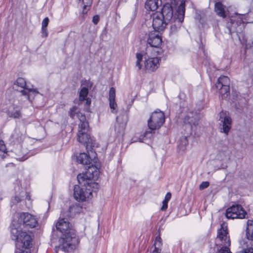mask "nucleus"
Listing matches in <instances>:
<instances>
[{"label":"nucleus","instance_id":"21","mask_svg":"<svg viewBox=\"0 0 253 253\" xmlns=\"http://www.w3.org/2000/svg\"><path fill=\"white\" fill-rule=\"evenodd\" d=\"M88 93V89L85 87H84L81 89L79 93V101L80 102L85 101V104L87 106L89 105L90 104V100L87 98Z\"/></svg>","mask_w":253,"mask_h":253},{"label":"nucleus","instance_id":"34","mask_svg":"<svg viewBox=\"0 0 253 253\" xmlns=\"http://www.w3.org/2000/svg\"><path fill=\"white\" fill-rule=\"evenodd\" d=\"M77 108L76 106L73 107L72 108L70 109V112H69V115L72 118H74L76 114V111H77Z\"/></svg>","mask_w":253,"mask_h":253},{"label":"nucleus","instance_id":"2","mask_svg":"<svg viewBox=\"0 0 253 253\" xmlns=\"http://www.w3.org/2000/svg\"><path fill=\"white\" fill-rule=\"evenodd\" d=\"M97 175H77L79 183L83 187L75 185L74 189V196L79 202H84L92 197V193H96L99 186L96 182Z\"/></svg>","mask_w":253,"mask_h":253},{"label":"nucleus","instance_id":"17","mask_svg":"<svg viewBox=\"0 0 253 253\" xmlns=\"http://www.w3.org/2000/svg\"><path fill=\"white\" fill-rule=\"evenodd\" d=\"M7 115L9 117L13 118H20L22 117L20 109L17 106L10 107L7 111Z\"/></svg>","mask_w":253,"mask_h":253},{"label":"nucleus","instance_id":"13","mask_svg":"<svg viewBox=\"0 0 253 253\" xmlns=\"http://www.w3.org/2000/svg\"><path fill=\"white\" fill-rule=\"evenodd\" d=\"M163 15V18L169 22L173 17V10L171 6L169 3L165 4L162 9V12L160 13Z\"/></svg>","mask_w":253,"mask_h":253},{"label":"nucleus","instance_id":"38","mask_svg":"<svg viewBox=\"0 0 253 253\" xmlns=\"http://www.w3.org/2000/svg\"><path fill=\"white\" fill-rule=\"evenodd\" d=\"M99 20V17L98 15H95L93 17L92 22L94 24H97Z\"/></svg>","mask_w":253,"mask_h":253},{"label":"nucleus","instance_id":"48","mask_svg":"<svg viewBox=\"0 0 253 253\" xmlns=\"http://www.w3.org/2000/svg\"><path fill=\"white\" fill-rule=\"evenodd\" d=\"M2 200V198L1 197V196H0V201Z\"/></svg>","mask_w":253,"mask_h":253},{"label":"nucleus","instance_id":"22","mask_svg":"<svg viewBox=\"0 0 253 253\" xmlns=\"http://www.w3.org/2000/svg\"><path fill=\"white\" fill-rule=\"evenodd\" d=\"M246 236L248 240H253V220H248L247 221Z\"/></svg>","mask_w":253,"mask_h":253},{"label":"nucleus","instance_id":"45","mask_svg":"<svg viewBox=\"0 0 253 253\" xmlns=\"http://www.w3.org/2000/svg\"><path fill=\"white\" fill-rule=\"evenodd\" d=\"M26 199H27L28 200H30V195L28 193H26Z\"/></svg>","mask_w":253,"mask_h":253},{"label":"nucleus","instance_id":"35","mask_svg":"<svg viewBox=\"0 0 253 253\" xmlns=\"http://www.w3.org/2000/svg\"><path fill=\"white\" fill-rule=\"evenodd\" d=\"M209 186V182L208 181H204L201 183L199 186L200 190H203L207 188Z\"/></svg>","mask_w":253,"mask_h":253},{"label":"nucleus","instance_id":"23","mask_svg":"<svg viewBox=\"0 0 253 253\" xmlns=\"http://www.w3.org/2000/svg\"><path fill=\"white\" fill-rule=\"evenodd\" d=\"M224 85H229L230 80L227 76H220L217 80L215 86L216 88H218L219 87H222Z\"/></svg>","mask_w":253,"mask_h":253},{"label":"nucleus","instance_id":"26","mask_svg":"<svg viewBox=\"0 0 253 253\" xmlns=\"http://www.w3.org/2000/svg\"><path fill=\"white\" fill-rule=\"evenodd\" d=\"M215 11L216 14L222 17H225V11L223 5L220 2H216L215 4Z\"/></svg>","mask_w":253,"mask_h":253},{"label":"nucleus","instance_id":"5","mask_svg":"<svg viewBox=\"0 0 253 253\" xmlns=\"http://www.w3.org/2000/svg\"><path fill=\"white\" fill-rule=\"evenodd\" d=\"M165 121V115L162 111L157 110L153 112L150 118L148 120V126L150 130L146 131L143 135L140 136L138 141L143 142L145 140L150 138L152 136V131L160 128ZM136 141L137 140H134L133 141V142Z\"/></svg>","mask_w":253,"mask_h":253},{"label":"nucleus","instance_id":"44","mask_svg":"<svg viewBox=\"0 0 253 253\" xmlns=\"http://www.w3.org/2000/svg\"><path fill=\"white\" fill-rule=\"evenodd\" d=\"M15 253H31L29 251H21L20 252H17Z\"/></svg>","mask_w":253,"mask_h":253},{"label":"nucleus","instance_id":"43","mask_svg":"<svg viewBox=\"0 0 253 253\" xmlns=\"http://www.w3.org/2000/svg\"><path fill=\"white\" fill-rule=\"evenodd\" d=\"M5 154L2 152V151H0V157L1 158H4L5 157Z\"/></svg>","mask_w":253,"mask_h":253},{"label":"nucleus","instance_id":"7","mask_svg":"<svg viewBox=\"0 0 253 253\" xmlns=\"http://www.w3.org/2000/svg\"><path fill=\"white\" fill-rule=\"evenodd\" d=\"M199 119L200 116L196 112L189 111L187 113L183 119V123L188 133H191L192 131L195 129Z\"/></svg>","mask_w":253,"mask_h":253},{"label":"nucleus","instance_id":"8","mask_svg":"<svg viewBox=\"0 0 253 253\" xmlns=\"http://www.w3.org/2000/svg\"><path fill=\"white\" fill-rule=\"evenodd\" d=\"M246 212L244 210L241 206L237 205L232 206L227 209L226 217L229 219L244 218L246 215Z\"/></svg>","mask_w":253,"mask_h":253},{"label":"nucleus","instance_id":"24","mask_svg":"<svg viewBox=\"0 0 253 253\" xmlns=\"http://www.w3.org/2000/svg\"><path fill=\"white\" fill-rule=\"evenodd\" d=\"M22 95L25 96L26 99L31 101L30 96L32 94L35 95L38 93V91L36 89L27 88L23 89L20 91Z\"/></svg>","mask_w":253,"mask_h":253},{"label":"nucleus","instance_id":"9","mask_svg":"<svg viewBox=\"0 0 253 253\" xmlns=\"http://www.w3.org/2000/svg\"><path fill=\"white\" fill-rule=\"evenodd\" d=\"M218 121L221 132L228 134L231 127V118L226 113L222 111L219 114Z\"/></svg>","mask_w":253,"mask_h":253},{"label":"nucleus","instance_id":"28","mask_svg":"<svg viewBox=\"0 0 253 253\" xmlns=\"http://www.w3.org/2000/svg\"><path fill=\"white\" fill-rule=\"evenodd\" d=\"M49 23V19L48 17H45L44 18L43 21H42V37L43 38H46L48 36V32L46 29V27Z\"/></svg>","mask_w":253,"mask_h":253},{"label":"nucleus","instance_id":"40","mask_svg":"<svg viewBox=\"0 0 253 253\" xmlns=\"http://www.w3.org/2000/svg\"><path fill=\"white\" fill-rule=\"evenodd\" d=\"M241 253H253V248L245 249Z\"/></svg>","mask_w":253,"mask_h":253},{"label":"nucleus","instance_id":"11","mask_svg":"<svg viewBox=\"0 0 253 253\" xmlns=\"http://www.w3.org/2000/svg\"><path fill=\"white\" fill-rule=\"evenodd\" d=\"M169 22L166 21L161 13H155L153 15V28L156 31H163Z\"/></svg>","mask_w":253,"mask_h":253},{"label":"nucleus","instance_id":"42","mask_svg":"<svg viewBox=\"0 0 253 253\" xmlns=\"http://www.w3.org/2000/svg\"><path fill=\"white\" fill-rule=\"evenodd\" d=\"M161 252V249H159L158 248H155L152 251H151L150 253H160Z\"/></svg>","mask_w":253,"mask_h":253},{"label":"nucleus","instance_id":"29","mask_svg":"<svg viewBox=\"0 0 253 253\" xmlns=\"http://www.w3.org/2000/svg\"><path fill=\"white\" fill-rule=\"evenodd\" d=\"M136 57L137 59L136 62V66L139 70H140L142 68V65L140 64V62L142 61L143 55L140 53H136Z\"/></svg>","mask_w":253,"mask_h":253},{"label":"nucleus","instance_id":"10","mask_svg":"<svg viewBox=\"0 0 253 253\" xmlns=\"http://www.w3.org/2000/svg\"><path fill=\"white\" fill-rule=\"evenodd\" d=\"M147 43L152 47H158L162 44V39L157 32H149V34L146 32L145 34Z\"/></svg>","mask_w":253,"mask_h":253},{"label":"nucleus","instance_id":"19","mask_svg":"<svg viewBox=\"0 0 253 253\" xmlns=\"http://www.w3.org/2000/svg\"><path fill=\"white\" fill-rule=\"evenodd\" d=\"M92 3V0H79L78 4L83 8L82 13L84 15L90 9Z\"/></svg>","mask_w":253,"mask_h":253},{"label":"nucleus","instance_id":"32","mask_svg":"<svg viewBox=\"0 0 253 253\" xmlns=\"http://www.w3.org/2000/svg\"><path fill=\"white\" fill-rule=\"evenodd\" d=\"M162 245V239H161L160 235H159V236L157 237L156 238L155 242L154 245V249L155 248H158L159 249H160Z\"/></svg>","mask_w":253,"mask_h":253},{"label":"nucleus","instance_id":"14","mask_svg":"<svg viewBox=\"0 0 253 253\" xmlns=\"http://www.w3.org/2000/svg\"><path fill=\"white\" fill-rule=\"evenodd\" d=\"M115 89L114 87H112L109 90V100L111 111L113 113H116L117 112L116 109L117 108V104L115 101Z\"/></svg>","mask_w":253,"mask_h":253},{"label":"nucleus","instance_id":"16","mask_svg":"<svg viewBox=\"0 0 253 253\" xmlns=\"http://www.w3.org/2000/svg\"><path fill=\"white\" fill-rule=\"evenodd\" d=\"M161 4V0H147L145 3V8L151 11H155Z\"/></svg>","mask_w":253,"mask_h":253},{"label":"nucleus","instance_id":"30","mask_svg":"<svg viewBox=\"0 0 253 253\" xmlns=\"http://www.w3.org/2000/svg\"><path fill=\"white\" fill-rule=\"evenodd\" d=\"M181 143L179 144V147L182 151L185 150V146L188 144V140L186 137H184L180 139Z\"/></svg>","mask_w":253,"mask_h":253},{"label":"nucleus","instance_id":"3","mask_svg":"<svg viewBox=\"0 0 253 253\" xmlns=\"http://www.w3.org/2000/svg\"><path fill=\"white\" fill-rule=\"evenodd\" d=\"M70 224L67 219L62 218L56 224V228L62 233L59 241L58 250L70 252L75 249L79 243L78 238L73 229L70 228Z\"/></svg>","mask_w":253,"mask_h":253},{"label":"nucleus","instance_id":"46","mask_svg":"<svg viewBox=\"0 0 253 253\" xmlns=\"http://www.w3.org/2000/svg\"><path fill=\"white\" fill-rule=\"evenodd\" d=\"M8 167H13L14 166V165L11 163V164H9L7 166Z\"/></svg>","mask_w":253,"mask_h":253},{"label":"nucleus","instance_id":"27","mask_svg":"<svg viewBox=\"0 0 253 253\" xmlns=\"http://www.w3.org/2000/svg\"><path fill=\"white\" fill-rule=\"evenodd\" d=\"M119 119H120V117H118L117 118V123L115 125V130L119 134H122L124 133L125 127H126V123L123 122V123H119Z\"/></svg>","mask_w":253,"mask_h":253},{"label":"nucleus","instance_id":"4","mask_svg":"<svg viewBox=\"0 0 253 253\" xmlns=\"http://www.w3.org/2000/svg\"><path fill=\"white\" fill-rule=\"evenodd\" d=\"M77 115L80 121L79 124L78 140L79 142L85 145L87 152L89 153V151H91V149L95 146V142L87 133L89 126L86 121L85 116L80 113H78Z\"/></svg>","mask_w":253,"mask_h":253},{"label":"nucleus","instance_id":"15","mask_svg":"<svg viewBox=\"0 0 253 253\" xmlns=\"http://www.w3.org/2000/svg\"><path fill=\"white\" fill-rule=\"evenodd\" d=\"M85 169L86 171L85 174H95L102 172L100 163L96 161L94 162V164L87 166Z\"/></svg>","mask_w":253,"mask_h":253},{"label":"nucleus","instance_id":"12","mask_svg":"<svg viewBox=\"0 0 253 253\" xmlns=\"http://www.w3.org/2000/svg\"><path fill=\"white\" fill-rule=\"evenodd\" d=\"M144 66L148 71H154L159 66V59L158 57H149L145 59Z\"/></svg>","mask_w":253,"mask_h":253},{"label":"nucleus","instance_id":"1","mask_svg":"<svg viewBox=\"0 0 253 253\" xmlns=\"http://www.w3.org/2000/svg\"><path fill=\"white\" fill-rule=\"evenodd\" d=\"M38 224L36 217L28 212L20 213L18 221L13 220L10 226L11 237L16 242L17 248L28 249L30 247L32 238L26 232L21 230L22 226L34 228Z\"/></svg>","mask_w":253,"mask_h":253},{"label":"nucleus","instance_id":"6","mask_svg":"<svg viewBox=\"0 0 253 253\" xmlns=\"http://www.w3.org/2000/svg\"><path fill=\"white\" fill-rule=\"evenodd\" d=\"M216 244L222 247L219 251V253H231L228 248L230 245V241L227 226L225 223L221 225V228L218 231V235L216 239Z\"/></svg>","mask_w":253,"mask_h":253},{"label":"nucleus","instance_id":"18","mask_svg":"<svg viewBox=\"0 0 253 253\" xmlns=\"http://www.w3.org/2000/svg\"><path fill=\"white\" fill-rule=\"evenodd\" d=\"M185 10V3L182 2L178 7L175 16L176 17V20H177L179 22H182L183 21Z\"/></svg>","mask_w":253,"mask_h":253},{"label":"nucleus","instance_id":"31","mask_svg":"<svg viewBox=\"0 0 253 253\" xmlns=\"http://www.w3.org/2000/svg\"><path fill=\"white\" fill-rule=\"evenodd\" d=\"M16 84L22 88H24L26 85L25 80L22 78H18L16 82Z\"/></svg>","mask_w":253,"mask_h":253},{"label":"nucleus","instance_id":"36","mask_svg":"<svg viewBox=\"0 0 253 253\" xmlns=\"http://www.w3.org/2000/svg\"><path fill=\"white\" fill-rule=\"evenodd\" d=\"M6 149L4 145V141L0 140V151L6 154Z\"/></svg>","mask_w":253,"mask_h":253},{"label":"nucleus","instance_id":"41","mask_svg":"<svg viewBox=\"0 0 253 253\" xmlns=\"http://www.w3.org/2000/svg\"><path fill=\"white\" fill-rule=\"evenodd\" d=\"M171 195L170 192L167 193L165 196V198L164 200L169 202L171 198Z\"/></svg>","mask_w":253,"mask_h":253},{"label":"nucleus","instance_id":"39","mask_svg":"<svg viewBox=\"0 0 253 253\" xmlns=\"http://www.w3.org/2000/svg\"><path fill=\"white\" fill-rule=\"evenodd\" d=\"M168 201L164 200L163 202V206L161 208L162 211H165L168 208Z\"/></svg>","mask_w":253,"mask_h":253},{"label":"nucleus","instance_id":"20","mask_svg":"<svg viewBox=\"0 0 253 253\" xmlns=\"http://www.w3.org/2000/svg\"><path fill=\"white\" fill-rule=\"evenodd\" d=\"M77 162L79 163L84 165L90 164V157L85 153H82L77 158Z\"/></svg>","mask_w":253,"mask_h":253},{"label":"nucleus","instance_id":"33","mask_svg":"<svg viewBox=\"0 0 253 253\" xmlns=\"http://www.w3.org/2000/svg\"><path fill=\"white\" fill-rule=\"evenodd\" d=\"M20 130L18 128H16L14 130L13 133L12 134V137L13 139H16L18 140L20 137Z\"/></svg>","mask_w":253,"mask_h":253},{"label":"nucleus","instance_id":"37","mask_svg":"<svg viewBox=\"0 0 253 253\" xmlns=\"http://www.w3.org/2000/svg\"><path fill=\"white\" fill-rule=\"evenodd\" d=\"M21 198L19 196H16L11 199V203L13 204H16L21 201Z\"/></svg>","mask_w":253,"mask_h":253},{"label":"nucleus","instance_id":"47","mask_svg":"<svg viewBox=\"0 0 253 253\" xmlns=\"http://www.w3.org/2000/svg\"><path fill=\"white\" fill-rule=\"evenodd\" d=\"M75 208V207H70V210L71 211H73Z\"/></svg>","mask_w":253,"mask_h":253},{"label":"nucleus","instance_id":"25","mask_svg":"<svg viewBox=\"0 0 253 253\" xmlns=\"http://www.w3.org/2000/svg\"><path fill=\"white\" fill-rule=\"evenodd\" d=\"M219 90V93L223 99H227L229 95V85H224V86L219 87L217 88Z\"/></svg>","mask_w":253,"mask_h":253}]
</instances>
